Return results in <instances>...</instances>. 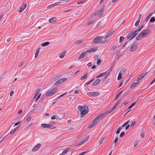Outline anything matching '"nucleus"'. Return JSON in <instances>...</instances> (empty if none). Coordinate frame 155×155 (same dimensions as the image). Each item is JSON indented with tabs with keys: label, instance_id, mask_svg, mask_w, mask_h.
<instances>
[{
	"label": "nucleus",
	"instance_id": "nucleus-37",
	"mask_svg": "<svg viewBox=\"0 0 155 155\" xmlns=\"http://www.w3.org/2000/svg\"><path fill=\"white\" fill-rule=\"evenodd\" d=\"M136 104V102H135L133 103H132L131 105L128 107V109H131Z\"/></svg>",
	"mask_w": 155,
	"mask_h": 155
},
{
	"label": "nucleus",
	"instance_id": "nucleus-29",
	"mask_svg": "<svg viewBox=\"0 0 155 155\" xmlns=\"http://www.w3.org/2000/svg\"><path fill=\"white\" fill-rule=\"evenodd\" d=\"M107 74V72L102 73H101L99 75H98V76H97L96 77L97 78H98L101 77H103L105 75Z\"/></svg>",
	"mask_w": 155,
	"mask_h": 155
},
{
	"label": "nucleus",
	"instance_id": "nucleus-31",
	"mask_svg": "<svg viewBox=\"0 0 155 155\" xmlns=\"http://www.w3.org/2000/svg\"><path fill=\"white\" fill-rule=\"evenodd\" d=\"M40 49L39 48L37 50L35 54V58H36L37 57L40 52Z\"/></svg>",
	"mask_w": 155,
	"mask_h": 155
},
{
	"label": "nucleus",
	"instance_id": "nucleus-43",
	"mask_svg": "<svg viewBox=\"0 0 155 155\" xmlns=\"http://www.w3.org/2000/svg\"><path fill=\"white\" fill-rule=\"evenodd\" d=\"M126 70V69L124 68H122L120 71V72H121V74H124L125 73Z\"/></svg>",
	"mask_w": 155,
	"mask_h": 155
},
{
	"label": "nucleus",
	"instance_id": "nucleus-51",
	"mask_svg": "<svg viewBox=\"0 0 155 155\" xmlns=\"http://www.w3.org/2000/svg\"><path fill=\"white\" fill-rule=\"evenodd\" d=\"M140 143V141L138 140L136 142H135L134 143V147H136L138 144H139Z\"/></svg>",
	"mask_w": 155,
	"mask_h": 155
},
{
	"label": "nucleus",
	"instance_id": "nucleus-44",
	"mask_svg": "<svg viewBox=\"0 0 155 155\" xmlns=\"http://www.w3.org/2000/svg\"><path fill=\"white\" fill-rule=\"evenodd\" d=\"M121 129V127H119L117 128V130L116 131V134H119Z\"/></svg>",
	"mask_w": 155,
	"mask_h": 155
},
{
	"label": "nucleus",
	"instance_id": "nucleus-45",
	"mask_svg": "<svg viewBox=\"0 0 155 155\" xmlns=\"http://www.w3.org/2000/svg\"><path fill=\"white\" fill-rule=\"evenodd\" d=\"M31 117L30 116H28L27 117V119H26V121L27 122H29L30 121Z\"/></svg>",
	"mask_w": 155,
	"mask_h": 155
},
{
	"label": "nucleus",
	"instance_id": "nucleus-7",
	"mask_svg": "<svg viewBox=\"0 0 155 155\" xmlns=\"http://www.w3.org/2000/svg\"><path fill=\"white\" fill-rule=\"evenodd\" d=\"M138 47V45L137 42L132 44L130 48V52H133L136 50Z\"/></svg>",
	"mask_w": 155,
	"mask_h": 155
},
{
	"label": "nucleus",
	"instance_id": "nucleus-23",
	"mask_svg": "<svg viewBox=\"0 0 155 155\" xmlns=\"http://www.w3.org/2000/svg\"><path fill=\"white\" fill-rule=\"evenodd\" d=\"M140 82H136L132 84L130 86V88L131 89H133L136 86H137Z\"/></svg>",
	"mask_w": 155,
	"mask_h": 155
},
{
	"label": "nucleus",
	"instance_id": "nucleus-15",
	"mask_svg": "<svg viewBox=\"0 0 155 155\" xmlns=\"http://www.w3.org/2000/svg\"><path fill=\"white\" fill-rule=\"evenodd\" d=\"M40 89H37L36 92L35 93V94H36L37 95H38V96L36 99V100H35L36 101H37L39 100V98H40V97L41 96V94H39L40 93Z\"/></svg>",
	"mask_w": 155,
	"mask_h": 155
},
{
	"label": "nucleus",
	"instance_id": "nucleus-56",
	"mask_svg": "<svg viewBox=\"0 0 155 155\" xmlns=\"http://www.w3.org/2000/svg\"><path fill=\"white\" fill-rule=\"evenodd\" d=\"M102 61L100 59H98L97 61V64H98L100 65L101 64Z\"/></svg>",
	"mask_w": 155,
	"mask_h": 155
},
{
	"label": "nucleus",
	"instance_id": "nucleus-25",
	"mask_svg": "<svg viewBox=\"0 0 155 155\" xmlns=\"http://www.w3.org/2000/svg\"><path fill=\"white\" fill-rule=\"evenodd\" d=\"M19 126H18L15 128L13 130L11 131L9 133V134H14L16 132L18 128L19 127Z\"/></svg>",
	"mask_w": 155,
	"mask_h": 155
},
{
	"label": "nucleus",
	"instance_id": "nucleus-47",
	"mask_svg": "<svg viewBox=\"0 0 155 155\" xmlns=\"http://www.w3.org/2000/svg\"><path fill=\"white\" fill-rule=\"evenodd\" d=\"M124 38L123 36H121L119 39V42L121 43L122 42L124 39Z\"/></svg>",
	"mask_w": 155,
	"mask_h": 155
},
{
	"label": "nucleus",
	"instance_id": "nucleus-40",
	"mask_svg": "<svg viewBox=\"0 0 155 155\" xmlns=\"http://www.w3.org/2000/svg\"><path fill=\"white\" fill-rule=\"evenodd\" d=\"M87 74H85L84 75H83L82 77L81 78V80H84L85 79L87 76Z\"/></svg>",
	"mask_w": 155,
	"mask_h": 155
},
{
	"label": "nucleus",
	"instance_id": "nucleus-22",
	"mask_svg": "<svg viewBox=\"0 0 155 155\" xmlns=\"http://www.w3.org/2000/svg\"><path fill=\"white\" fill-rule=\"evenodd\" d=\"M71 148L70 147H68L66 148L62 152V153L61 154L62 155H65L67 152L68 151L70 150Z\"/></svg>",
	"mask_w": 155,
	"mask_h": 155
},
{
	"label": "nucleus",
	"instance_id": "nucleus-36",
	"mask_svg": "<svg viewBox=\"0 0 155 155\" xmlns=\"http://www.w3.org/2000/svg\"><path fill=\"white\" fill-rule=\"evenodd\" d=\"M123 91H120L118 93L116 96L115 98V100H116L118 97L120 96V95L123 93Z\"/></svg>",
	"mask_w": 155,
	"mask_h": 155
},
{
	"label": "nucleus",
	"instance_id": "nucleus-42",
	"mask_svg": "<svg viewBox=\"0 0 155 155\" xmlns=\"http://www.w3.org/2000/svg\"><path fill=\"white\" fill-rule=\"evenodd\" d=\"M84 143V142L83 140H82V141L79 142L78 143H77V146H80L82 145Z\"/></svg>",
	"mask_w": 155,
	"mask_h": 155
},
{
	"label": "nucleus",
	"instance_id": "nucleus-10",
	"mask_svg": "<svg viewBox=\"0 0 155 155\" xmlns=\"http://www.w3.org/2000/svg\"><path fill=\"white\" fill-rule=\"evenodd\" d=\"M66 80V78H64L61 79H60L57 81L55 84V85H58L60 84H61L63 82H64Z\"/></svg>",
	"mask_w": 155,
	"mask_h": 155
},
{
	"label": "nucleus",
	"instance_id": "nucleus-53",
	"mask_svg": "<svg viewBox=\"0 0 155 155\" xmlns=\"http://www.w3.org/2000/svg\"><path fill=\"white\" fill-rule=\"evenodd\" d=\"M86 1V0H82L78 2H77L78 4H80Z\"/></svg>",
	"mask_w": 155,
	"mask_h": 155
},
{
	"label": "nucleus",
	"instance_id": "nucleus-2",
	"mask_svg": "<svg viewBox=\"0 0 155 155\" xmlns=\"http://www.w3.org/2000/svg\"><path fill=\"white\" fill-rule=\"evenodd\" d=\"M104 36H97L93 40V43L95 44H103L106 42V40L103 39Z\"/></svg>",
	"mask_w": 155,
	"mask_h": 155
},
{
	"label": "nucleus",
	"instance_id": "nucleus-64",
	"mask_svg": "<svg viewBox=\"0 0 155 155\" xmlns=\"http://www.w3.org/2000/svg\"><path fill=\"white\" fill-rule=\"evenodd\" d=\"M94 22V21H90L87 24V25H89L92 24Z\"/></svg>",
	"mask_w": 155,
	"mask_h": 155
},
{
	"label": "nucleus",
	"instance_id": "nucleus-14",
	"mask_svg": "<svg viewBox=\"0 0 155 155\" xmlns=\"http://www.w3.org/2000/svg\"><path fill=\"white\" fill-rule=\"evenodd\" d=\"M87 53H88L87 51L82 52L81 54L78 57V60H80L83 58L85 56Z\"/></svg>",
	"mask_w": 155,
	"mask_h": 155
},
{
	"label": "nucleus",
	"instance_id": "nucleus-33",
	"mask_svg": "<svg viewBox=\"0 0 155 155\" xmlns=\"http://www.w3.org/2000/svg\"><path fill=\"white\" fill-rule=\"evenodd\" d=\"M49 44H50V43L49 42H48V41L45 42L41 44V46L42 47H44V46H45L48 45Z\"/></svg>",
	"mask_w": 155,
	"mask_h": 155
},
{
	"label": "nucleus",
	"instance_id": "nucleus-18",
	"mask_svg": "<svg viewBox=\"0 0 155 155\" xmlns=\"http://www.w3.org/2000/svg\"><path fill=\"white\" fill-rule=\"evenodd\" d=\"M113 33L114 31H112V30L110 31L107 34L105 37H104V39L106 40V39L108 38L109 37L111 36Z\"/></svg>",
	"mask_w": 155,
	"mask_h": 155
},
{
	"label": "nucleus",
	"instance_id": "nucleus-39",
	"mask_svg": "<svg viewBox=\"0 0 155 155\" xmlns=\"http://www.w3.org/2000/svg\"><path fill=\"white\" fill-rule=\"evenodd\" d=\"M130 122V120H128L125 123H124L122 126V127H124L126 125H127Z\"/></svg>",
	"mask_w": 155,
	"mask_h": 155
},
{
	"label": "nucleus",
	"instance_id": "nucleus-62",
	"mask_svg": "<svg viewBox=\"0 0 155 155\" xmlns=\"http://www.w3.org/2000/svg\"><path fill=\"white\" fill-rule=\"evenodd\" d=\"M116 48V47L115 46H113V47L111 49V50L114 51Z\"/></svg>",
	"mask_w": 155,
	"mask_h": 155
},
{
	"label": "nucleus",
	"instance_id": "nucleus-8",
	"mask_svg": "<svg viewBox=\"0 0 155 155\" xmlns=\"http://www.w3.org/2000/svg\"><path fill=\"white\" fill-rule=\"evenodd\" d=\"M87 94L89 96L91 97H96L99 95L100 93L99 92H93L87 93Z\"/></svg>",
	"mask_w": 155,
	"mask_h": 155
},
{
	"label": "nucleus",
	"instance_id": "nucleus-12",
	"mask_svg": "<svg viewBox=\"0 0 155 155\" xmlns=\"http://www.w3.org/2000/svg\"><path fill=\"white\" fill-rule=\"evenodd\" d=\"M41 146V143H38V144L35 145L32 149V151L35 152L38 151L39 149Z\"/></svg>",
	"mask_w": 155,
	"mask_h": 155
},
{
	"label": "nucleus",
	"instance_id": "nucleus-21",
	"mask_svg": "<svg viewBox=\"0 0 155 155\" xmlns=\"http://www.w3.org/2000/svg\"><path fill=\"white\" fill-rule=\"evenodd\" d=\"M97 50L96 48L94 47V48H91L89 49L88 50H86L87 53H91L92 52H94Z\"/></svg>",
	"mask_w": 155,
	"mask_h": 155
},
{
	"label": "nucleus",
	"instance_id": "nucleus-16",
	"mask_svg": "<svg viewBox=\"0 0 155 155\" xmlns=\"http://www.w3.org/2000/svg\"><path fill=\"white\" fill-rule=\"evenodd\" d=\"M150 31V30L148 28H146L145 30H144L142 32L143 34L144 35L145 37H147L146 35H148Z\"/></svg>",
	"mask_w": 155,
	"mask_h": 155
},
{
	"label": "nucleus",
	"instance_id": "nucleus-3",
	"mask_svg": "<svg viewBox=\"0 0 155 155\" xmlns=\"http://www.w3.org/2000/svg\"><path fill=\"white\" fill-rule=\"evenodd\" d=\"M106 5L105 4L103 5L101 7V8L100 10L97 11L95 13V16H97L98 17H100L103 14V13L104 10V8L105 7Z\"/></svg>",
	"mask_w": 155,
	"mask_h": 155
},
{
	"label": "nucleus",
	"instance_id": "nucleus-13",
	"mask_svg": "<svg viewBox=\"0 0 155 155\" xmlns=\"http://www.w3.org/2000/svg\"><path fill=\"white\" fill-rule=\"evenodd\" d=\"M144 37H145L144 35L143 32H142L140 33L137 36L136 38L137 41H139L141 40Z\"/></svg>",
	"mask_w": 155,
	"mask_h": 155
},
{
	"label": "nucleus",
	"instance_id": "nucleus-38",
	"mask_svg": "<svg viewBox=\"0 0 155 155\" xmlns=\"http://www.w3.org/2000/svg\"><path fill=\"white\" fill-rule=\"evenodd\" d=\"M66 52H64L63 53H62L61 54H60V55H59V57L60 58H63L64 55H65V54H66Z\"/></svg>",
	"mask_w": 155,
	"mask_h": 155
},
{
	"label": "nucleus",
	"instance_id": "nucleus-55",
	"mask_svg": "<svg viewBox=\"0 0 155 155\" xmlns=\"http://www.w3.org/2000/svg\"><path fill=\"white\" fill-rule=\"evenodd\" d=\"M140 21H139V20H137V21L136 22L135 24V25H134L135 26H137L139 24Z\"/></svg>",
	"mask_w": 155,
	"mask_h": 155
},
{
	"label": "nucleus",
	"instance_id": "nucleus-48",
	"mask_svg": "<svg viewBox=\"0 0 155 155\" xmlns=\"http://www.w3.org/2000/svg\"><path fill=\"white\" fill-rule=\"evenodd\" d=\"M56 128V127L53 126L51 124H49V128H50L51 129H54Z\"/></svg>",
	"mask_w": 155,
	"mask_h": 155
},
{
	"label": "nucleus",
	"instance_id": "nucleus-34",
	"mask_svg": "<svg viewBox=\"0 0 155 155\" xmlns=\"http://www.w3.org/2000/svg\"><path fill=\"white\" fill-rule=\"evenodd\" d=\"M116 108V107H115L114 106L110 111H107L105 112H106V114H107L109 113H110L112 112L113 110H114Z\"/></svg>",
	"mask_w": 155,
	"mask_h": 155
},
{
	"label": "nucleus",
	"instance_id": "nucleus-54",
	"mask_svg": "<svg viewBox=\"0 0 155 155\" xmlns=\"http://www.w3.org/2000/svg\"><path fill=\"white\" fill-rule=\"evenodd\" d=\"M129 102V101L127 100L125 102H124L123 104V105L124 106L126 105Z\"/></svg>",
	"mask_w": 155,
	"mask_h": 155
},
{
	"label": "nucleus",
	"instance_id": "nucleus-49",
	"mask_svg": "<svg viewBox=\"0 0 155 155\" xmlns=\"http://www.w3.org/2000/svg\"><path fill=\"white\" fill-rule=\"evenodd\" d=\"M112 68H111L110 69L109 72H107V74H106V76H105V79L110 74V72L112 70ZM107 71H106L107 72Z\"/></svg>",
	"mask_w": 155,
	"mask_h": 155
},
{
	"label": "nucleus",
	"instance_id": "nucleus-28",
	"mask_svg": "<svg viewBox=\"0 0 155 155\" xmlns=\"http://www.w3.org/2000/svg\"><path fill=\"white\" fill-rule=\"evenodd\" d=\"M82 42V40H77L74 42V45H75L76 44H81Z\"/></svg>",
	"mask_w": 155,
	"mask_h": 155
},
{
	"label": "nucleus",
	"instance_id": "nucleus-27",
	"mask_svg": "<svg viewBox=\"0 0 155 155\" xmlns=\"http://www.w3.org/2000/svg\"><path fill=\"white\" fill-rule=\"evenodd\" d=\"M119 140L118 137H117L115 139V140L113 141V143H114L115 146H116L117 144V141Z\"/></svg>",
	"mask_w": 155,
	"mask_h": 155
},
{
	"label": "nucleus",
	"instance_id": "nucleus-1",
	"mask_svg": "<svg viewBox=\"0 0 155 155\" xmlns=\"http://www.w3.org/2000/svg\"><path fill=\"white\" fill-rule=\"evenodd\" d=\"M106 115V112L102 113L97 117H96L91 123L89 126L88 128L91 129L94 127L95 125L100 120H102L104 117Z\"/></svg>",
	"mask_w": 155,
	"mask_h": 155
},
{
	"label": "nucleus",
	"instance_id": "nucleus-41",
	"mask_svg": "<svg viewBox=\"0 0 155 155\" xmlns=\"http://www.w3.org/2000/svg\"><path fill=\"white\" fill-rule=\"evenodd\" d=\"M145 132L144 131H142L140 134V136L142 138H144V135H145Z\"/></svg>",
	"mask_w": 155,
	"mask_h": 155
},
{
	"label": "nucleus",
	"instance_id": "nucleus-59",
	"mask_svg": "<svg viewBox=\"0 0 155 155\" xmlns=\"http://www.w3.org/2000/svg\"><path fill=\"white\" fill-rule=\"evenodd\" d=\"M120 101V99L115 104V105H114V107H116L118 105L119 103V102Z\"/></svg>",
	"mask_w": 155,
	"mask_h": 155
},
{
	"label": "nucleus",
	"instance_id": "nucleus-5",
	"mask_svg": "<svg viewBox=\"0 0 155 155\" xmlns=\"http://www.w3.org/2000/svg\"><path fill=\"white\" fill-rule=\"evenodd\" d=\"M57 90V88H54L51 90H48L45 93L46 96L48 97L53 95L56 93Z\"/></svg>",
	"mask_w": 155,
	"mask_h": 155
},
{
	"label": "nucleus",
	"instance_id": "nucleus-35",
	"mask_svg": "<svg viewBox=\"0 0 155 155\" xmlns=\"http://www.w3.org/2000/svg\"><path fill=\"white\" fill-rule=\"evenodd\" d=\"M122 74L121 73V72H120L119 74L118 75L117 77V80H120L122 78Z\"/></svg>",
	"mask_w": 155,
	"mask_h": 155
},
{
	"label": "nucleus",
	"instance_id": "nucleus-60",
	"mask_svg": "<svg viewBox=\"0 0 155 155\" xmlns=\"http://www.w3.org/2000/svg\"><path fill=\"white\" fill-rule=\"evenodd\" d=\"M136 123V122L135 121H134V122H133L130 125L131 127H132L134 125H135V124Z\"/></svg>",
	"mask_w": 155,
	"mask_h": 155
},
{
	"label": "nucleus",
	"instance_id": "nucleus-26",
	"mask_svg": "<svg viewBox=\"0 0 155 155\" xmlns=\"http://www.w3.org/2000/svg\"><path fill=\"white\" fill-rule=\"evenodd\" d=\"M100 82V80L99 79H96L95 82L93 83V86H96L97 84H98Z\"/></svg>",
	"mask_w": 155,
	"mask_h": 155
},
{
	"label": "nucleus",
	"instance_id": "nucleus-58",
	"mask_svg": "<svg viewBox=\"0 0 155 155\" xmlns=\"http://www.w3.org/2000/svg\"><path fill=\"white\" fill-rule=\"evenodd\" d=\"M129 91H128V90L126 91L125 92V93H124V96H127V95H128V93H129Z\"/></svg>",
	"mask_w": 155,
	"mask_h": 155
},
{
	"label": "nucleus",
	"instance_id": "nucleus-52",
	"mask_svg": "<svg viewBox=\"0 0 155 155\" xmlns=\"http://www.w3.org/2000/svg\"><path fill=\"white\" fill-rule=\"evenodd\" d=\"M89 136H88L86 137L83 140L84 141V142H86L89 139Z\"/></svg>",
	"mask_w": 155,
	"mask_h": 155
},
{
	"label": "nucleus",
	"instance_id": "nucleus-46",
	"mask_svg": "<svg viewBox=\"0 0 155 155\" xmlns=\"http://www.w3.org/2000/svg\"><path fill=\"white\" fill-rule=\"evenodd\" d=\"M61 77L60 75H58L54 78V80L55 81L58 80Z\"/></svg>",
	"mask_w": 155,
	"mask_h": 155
},
{
	"label": "nucleus",
	"instance_id": "nucleus-6",
	"mask_svg": "<svg viewBox=\"0 0 155 155\" xmlns=\"http://www.w3.org/2000/svg\"><path fill=\"white\" fill-rule=\"evenodd\" d=\"M88 107L87 106H84V109L81 111V117H84V115L87 114L88 112Z\"/></svg>",
	"mask_w": 155,
	"mask_h": 155
},
{
	"label": "nucleus",
	"instance_id": "nucleus-50",
	"mask_svg": "<svg viewBox=\"0 0 155 155\" xmlns=\"http://www.w3.org/2000/svg\"><path fill=\"white\" fill-rule=\"evenodd\" d=\"M155 21V18L154 17H152L150 20V21L153 22Z\"/></svg>",
	"mask_w": 155,
	"mask_h": 155
},
{
	"label": "nucleus",
	"instance_id": "nucleus-20",
	"mask_svg": "<svg viewBox=\"0 0 155 155\" xmlns=\"http://www.w3.org/2000/svg\"><path fill=\"white\" fill-rule=\"evenodd\" d=\"M144 25H143L140 26L139 28L137 29H136L135 30H134L135 32L137 34V35L138 33L143 28Z\"/></svg>",
	"mask_w": 155,
	"mask_h": 155
},
{
	"label": "nucleus",
	"instance_id": "nucleus-17",
	"mask_svg": "<svg viewBox=\"0 0 155 155\" xmlns=\"http://www.w3.org/2000/svg\"><path fill=\"white\" fill-rule=\"evenodd\" d=\"M147 73H143L140 75L137 78V81H138L142 80L146 75Z\"/></svg>",
	"mask_w": 155,
	"mask_h": 155
},
{
	"label": "nucleus",
	"instance_id": "nucleus-19",
	"mask_svg": "<svg viewBox=\"0 0 155 155\" xmlns=\"http://www.w3.org/2000/svg\"><path fill=\"white\" fill-rule=\"evenodd\" d=\"M27 6V4L26 3H25L24 5L22 6L20 10L18 11L19 13H21L23 12L24 10L26 8Z\"/></svg>",
	"mask_w": 155,
	"mask_h": 155
},
{
	"label": "nucleus",
	"instance_id": "nucleus-24",
	"mask_svg": "<svg viewBox=\"0 0 155 155\" xmlns=\"http://www.w3.org/2000/svg\"><path fill=\"white\" fill-rule=\"evenodd\" d=\"M57 19L56 17H52L49 20V22L51 23H54L57 20Z\"/></svg>",
	"mask_w": 155,
	"mask_h": 155
},
{
	"label": "nucleus",
	"instance_id": "nucleus-4",
	"mask_svg": "<svg viewBox=\"0 0 155 155\" xmlns=\"http://www.w3.org/2000/svg\"><path fill=\"white\" fill-rule=\"evenodd\" d=\"M137 34L134 31H131L128 35L127 38L128 41H131L137 36Z\"/></svg>",
	"mask_w": 155,
	"mask_h": 155
},
{
	"label": "nucleus",
	"instance_id": "nucleus-63",
	"mask_svg": "<svg viewBox=\"0 0 155 155\" xmlns=\"http://www.w3.org/2000/svg\"><path fill=\"white\" fill-rule=\"evenodd\" d=\"M56 118V116L54 115L51 117V119L52 120H54V119H55Z\"/></svg>",
	"mask_w": 155,
	"mask_h": 155
},
{
	"label": "nucleus",
	"instance_id": "nucleus-11",
	"mask_svg": "<svg viewBox=\"0 0 155 155\" xmlns=\"http://www.w3.org/2000/svg\"><path fill=\"white\" fill-rule=\"evenodd\" d=\"M66 80V78H64L61 79H60L57 81L55 84V85H58L60 84H61L63 82H64Z\"/></svg>",
	"mask_w": 155,
	"mask_h": 155
},
{
	"label": "nucleus",
	"instance_id": "nucleus-61",
	"mask_svg": "<svg viewBox=\"0 0 155 155\" xmlns=\"http://www.w3.org/2000/svg\"><path fill=\"white\" fill-rule=\"evenodd\" d=\"M155 82V78L151 82L150 84V85L152 84Z\"/></svg>",
	"mask_w": 155,
	"mask_h": 155
},
{
	"label": "nucleus",
	"instance_id": "nucleus-57",
	"mask_svg": "<svg viewBox=\"0 0 155 155\" xmlns=\"http://www.w3.org/2000/svg\"><path fill=\"white\" fill-rule=\"evenodd\" d=\"M124 135H125L124 132H122L120 133V137H122Z\"/></svg>",
	"mask_w": 155,
	"mask_h": 155
},
{
	"label": "nucleus",
	"instance_id": "nucleus-9",
	"mask_svg": "<svg viewBox=\"0 0 155 155\" xmlns=\"http://www.w3.org/2000/svg\"><path fill=\"white\" fill-rule=\"evenodd\" d=\"M66 80V78H64L61 79H60L57 81L55 84V85H58L60 84H61L63 82H64Z\"/></svg>",
	"mask_w": 155,
	"mask_h": 155
},
{
	"label": "nucleus",
	"instance_id": "nucleus-30",
	"mask_svg": "<svg viewBox=\"0 0 155 155\" xmlns=\"http://www.w3.org/2000/svg\"><path fill=\"white\" fill-rule=\"evenodd\" d=\"M49 124H41V126L44 128H49Z\"/></svg>",
	"mask_w": 155,
	"mask_h": 155
},
{
	"label": "nucleus",
	"instance_id": "nucleus-32",
	"mask_svg": "<svg viewBox=\"0 0 155 155\" xmlns=\"http://www.w3.org/2000/svg\"><path fill=\"white\" fill-rule=\"evenodd\" d=\"M84 109V107L79 105L78 106V110L80 111H81L82 110H83Z\"/></svg>",
	"mask_w": 155,
	"mask_h": 155
}]
</instances>
